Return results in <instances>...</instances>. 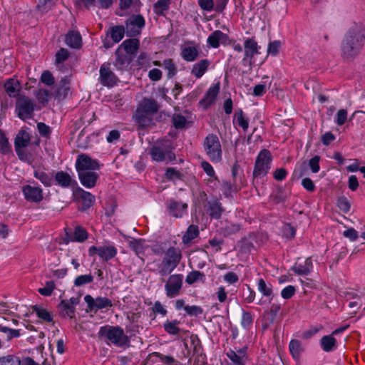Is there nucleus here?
Masks as SVG:
<instances>
[{"mask_svg": "<svg viewBox=\"0 0 365 365\" xmlns=\"http://www.w3.org/2000/svg\"><path fill=\"white\" fill-rule=\"evenodd\" d=\"M163 65L168 71V78H173L177 73V67L173 63V59L171 58H167L165 59L163 62Z\"/></svg>", "mask_w": 365, "mask_h": 365, "instance_id": "nucleus-48", "label": "nucleus"}, {"mask_svg": "<svg viewBox=\"0 0 365 365\" xmlns=\"http://www.w3.org/2000/svg\"><path fill=\"white\" fill-rule=\"evenodd\" d=\"M183 276L182 274H172L169 277L165 289L169 298L178 296L182 287Z\"/></svg>", "mask_w": 365, "mask_h": 365, "instance_id": "nucleus-8", "label": "nucleus"}, {"mask_svg": "<svg viewBox=\"0 0 365 365\" xmlns=\"http://www.w3.org/2000/svg\"><path fill=\"white\" fill-rule=\"evenodd\" d=\"M76 168L78 173H80L97 170L99 168V165L96 160H92L88 155L81 154L78 156Z\"/></svg>", "mask_w": 365, "mask_h": 365, "instance_id": "nucleus-10", "label": "nucleus"}, {"mask_svg": "<svg viewBox=\"0 0 365 365\" xmlns=\"http://www.w3.org/2000/svg\"><path fill=\"white\" fill-rule=\"evenodd\" d=\"M365 41V30L359 25L351 26L341 42V56L346 61H351L359 53Z\"/></svg>", "mask_w": 365, "mask_h": 365, "instance_id": "nucleus-1", "label": "nucleus"}, {"mask_svg": "<svg viewBox=\"0 0 365 365\" xmlns=\"http://www.w3.org/2000/svg\"><path fill=\"white\" fill-rule=\"evenodd\" d=\"M19 336V330L10 329L6 327H0V349L5 341L8 342Z\"/></svg>", "mask_w": 365, "mask_h": 365, "instance_id": "nucleus-23", "label": "nucleus"}, {"mask_svg": "<svg viewBox=\"0 0 365 365\" xmlns=\"http://www.w3.org/2000/svg\"><path fill=\"white\" fill-rule=\"evenodd\" d=\"M4 90L9 96L14 98L19 96L21 91V85L19 81L15 78L8 79L4 85Z\"/></svg>", "mask_w": 365, "mask_h": 365, "instance_id": "nucleus-25", "label": "nucleus"}, {"mask_svg": "<svg viewBox=\"0 0 365 365\" xmlns=\"http://www.w3.org/2000/svg\"><path fill=\"white\" fill-rule=\"evenodd\" d=\"M272 161L270 152L267 150H262L255 161L253 171L254 178H262L265 176L270 169Z\"/></svg>", "mask_w": 365, "mask_h": 365, "instance_id": "nucleus-4", "label": "nucleus"}, {"mask_svg": "<svg viewBox=\"0 0 365 365\" xmlns=\"http://www.w3.org/2000/svg\"><path fill=\"white\" fill-rule=\"evenodd\" d=\"M34 177L46 187H50L53 184V180L51 174L46 173L42 170H36L34 172Z\"/></svg>", "mask_w": 365, "mask_h": 365, "instance_id": "nucleus-40", "label": "nucleus"}, {"mask_svg": "<svg viewBox=\"0 0 365 365\" xmlns=\"http://www.w3.org/2000/svg\"><path fill=\"white\" fill-rule=\"evenodd\" d=\"M117 255V249L113 246H100L99 257L105 261L113 259Z\"/></svg>", "mask_w": 365, "mask_h": 365, "instance_id": "nucleus-34", "label": "nucleus"}, {"mask_svg": "<svg viewBox=\"0 0 365 365\" xmlns=\"http://www.w3.org/2000/svg\"><path fill=\"white\" fill-rule=\"evenodd\" d=\"M125 33L126 34L125 26H115L110 29V37L115 43H118L123 38Z\"/></svg>", "mask_w": 365, "mask_h": 365, "instance_id": "nucleus-39", "label": "nucleus"}, {"mask_svg": "<svg viewBox=\"0 0 365 365\" xmlns=\"http://www.w3.org/2000/svg\"><path fill=\"white\" fill-rule=\"evenodd\" d=\"M55 180L58 185L63 187H69L73 181L71 175L64 171L57 172L55 175Z\"/></svg>", "mask_w": 365, "mask_h": 365, "instance_id": "nucleus-35", "label": "nucleus"}, {"mask_svg": "<svg viewBox=\"0 0 365 365\" xmlns=\"http://www.w3.org/2000/svg\"><path fill=\"white\" fill-rule=\"evenodd\" d=\"M224 209L222 204L217 200L209 201L207 212L212 218H220Z\"/></svg>", "mask_w": 365, "mask_h": 365, "instance_id": "nucleus-31", "label": "nucleus"}, {"mask_svg": "<svg viewBox=\"0 0 365 365\" xmlns=\"http://www.w3.org/2000/svg\"><path fill=\"white\" fill-rule=\"evenodd\" d=\"M176 267L173 265L168 264V262H165L162 260L161 263L158 266L159 274L162 277H165L170 274Z\"/></svg>", "mask_w": 365, "mask_h": 365, "instance_id": "nucleus-52", "label": "nucleus"}, {"mask_svg": "<svg viewBox=\"0 0 365 365\" xmlns=\"http://www.w3.org/2000/svg\"><path fill=\"white\" fill-rule=\"evenodd\" d=\"M68 56L69 52L65 48H61L56 54V63H63L68 58Z\"/></svg>", "mask_w": 365, "mask_h": 365, "instance_id": "nucleus-63", "label": "nucleus"}, {"mask_svg": "<svg viewBox=\"0 0 365 365\" xmlns=\"http://www.w3.org/2000/svg\"><path fill=\"white\" fill-rule=\"evenodd\" d=\"M258 289L265 297H270L272 294L271 284H267L263 279H259L258 281Z\"/></svg>", "mask_w": 365, "mask_h": 365, "instance_id": "nucleus-49", "label": "nucleus"}, {"mask_svg": "<svg viewBox=\"0 0 365 365\" xmlns=\"http://www.w3.org/2000/svg\"><path fill=\"white\" fill-rule=\"evenodd\" d=\"M81 183L87 188L93 187L98 178V174L94 170L78 173Z\"/></svg>", "mask_w": 365, "mask_h": 365, "instance_id": "nucleus-13", "label": "nucleus"}, {"mask_svg": "<svg viewBox=\"0 0 365 365\" xmlns=\"http://www.w3.org/2000/svg\"><path fill=\"white\" fill-rule=\"evenodd\" d=\"M170 0H158L154 4V11L158 15H163L164 11L169 9Z\"/></svg>", "mask_w": 365, "mask_h": 365, "instance_id": "nucleus-45", "label": "nucleus"}, {"mask_svg": "<svg viewBox=\"0 0 365 365\" xmlns=\"http://www.w3.org/2000/svg\"><path fill=\"white\" fill-rule=\"evenodd\" d=\"M253 318L250 312H243L242 317V326L244 328H248L252 323Z\"/></svg>", "mask_w": 365, "mask_h": 365, "instance_id": "nucleus-64", "label": "nucleus"}, {"mask_svg": "<svg viewBox=\"0 0 365 365\" xmlns=\"http://www.w3.org/2000/svg\"><path fill=\"white\" fill-rule=\"evenodd\" d=\"M240 230V226L235 224H228L222 228V232L225 237L230 236L237 232Z\"/></svg>", "mask_w": 365, "mask_h": 365, "instance_id": "nucleus-58", "label": "nucleus"}, {"mask_svg": "<svg viewBox=\"0 0 365 365\" xmlns=\"http://www.w3.org/2000/svg\"><path fill=\"white\" fill-rule=\"evenodd\" d=\"M153 115L149 113L140 112L137 109L133 118L135 121L142 128L150 126L153 124Z\"/></svg>", "mask_w": 365, "mask_h": 365, "instance_id": "nucleus-22", "label": "nucleus"}, {"mask_svg": "<svg viewBox=\"0 0 365 365\" xmlns=\"http://www.w3.org/2000/svg\"><path fill=\"white\" fill-rule=\"evenodd\" d=\"M150 154L152 159L155 161H164L165 160L171 161L175 158V154L172 153L169 145L159 143L151 148Z\"/></svg>", "mask_w": 365, "mask_h": 365, "instance_id": "nucleus-6", "label": "nucleus"}, {"mask_svg": "<svg viewBox=\"0 0 365 365\" xmlns=\"http://www.w3.org/2000/svg\"><path fill=\"white\" fill-rule=\"evenodd\" d=\"M245 58L252 59L256 54H259L260 46H258L257 41L254 38H247L244 43Z\"/></svg>", "mask_w": 365, "mask_h": 365, "instance_id": "nucleus-18", "label": "nucleus"}, {"mask_svg": "<svg viewBox=\"0 0 365 365\" xmlns=\"http://www.w3.org/2000/svg\"><path fill=\"white\" fill-rule=\"evenodd\" d=\"M234 120H236L237 125L246 131L249 126L248 120L244 116L242 110L239 109L235 113Z\"/></svg>", "mask_w": 365, "mask_h": 365, "instance_id": "nucleus-43", "label": "nucleus"}, {"mask_svg": "<svg viewBox=\"0 0 365 365\" xmlns=\"http://www.w3.org/2000/svg\"><path fill=\"white\" fill-rule=\"evenodd\" d=\"M100 81L103 85L108 86H112L115 83L114 73L104 65L100 69Z\"/></svg>", "mask_w": 365, "mask_h": 365, "instance_id": "nucleus-24", "label": "nucleus"}, {"mask_svg": "<svg viewBox=\"0 0 365 365\" xmlns=\"http://www.w3.org/2000/svg\"><path fill=\"white\" fill-rule=\"evenodd\" d=\"M184 309L185 310L186 313L190 316H194L197 317L198 315H200L202 314L203 310L199 306H185L184 307Z\"/></svg>", "mask_w": 365, "mask_h": 365, "instance_id": "nucleus-60", "label": "nucleus"}, {"mask_svg": "<svg viewBox=\"0 0 365 365\" xmlns=\"http://www.w3.org/2000/svg\"><path fill=\"white\" fill-rule=\"evenodd\" d=\"M336 205L339 210L344 213H347L350 210L351 203L344 196L339 197L337 199Z\"/></svg>", "mask_w": 365, "mask_h": 365, "instance_id": "nucleus-54", "label": "nucleus"}, {"mask_svg": "<svg viewBox=\"0 0 365 365\" xmlns=\"http://www.w3.org/2000/svg\"><path fill=\"white\" fill-rule=\"evenodd\" d=\"M66 243H68L69 242H83L88 238L87 231L80 225L75 227L72 234H69L68 232H66Z\"/></svg>", "mask_w": 365, "mask_h": 365, "instance_id": "nucleus-14", "label": "nucleus"}, {"mask_svg": "<svg viewBox=\"0 0 365 365\" xmlns=\"http://www.w3.org/2000/svg\"><path fill=\"white\" fill-rule=\"evenodd\" d=\"M237 190V185L235 183H232L228 181H223L222 182V190L223 192V194L226 197H229L232 192Z\"/></svg>", "mask_w": 365, "mask_h": 365, "instance_id": "nucleus-56", "label": "nucleus"}, {"mask_svg": "<svg viewBox=\"0 0 365 365\" xmlns=\"http://www.w3.org/2000/svg\"><path fill=\"white\" fill-rule=\"evenodd\" d=\"M139 41L136 38H129L124 41L118 48H121L125 53L134 56L139 48Z\"/></svg>", "mask_w": 365, "mask_h": 365, "instance_id": "nucleus-28", "label": "nucleus"}, {"mask_svg": "<svg viewBox=\"0 0 365 365\" xmlns=\"http://www.w3.org/2000/svg\"><path fill=\"white\" fill-rule=\"evenodd\" d=\"M150 358L155 356L166 365H182L180 361L175 359L174 357L170 355H163L159 352H153L149 355Z\"/></svg>", "mask_w": 365, "mask_h": 365, "instance_id": "nucleus-42", "label": "nucleus"}, {"mask_svg": "<svg viewBox=\"0 0 365 365\" xmlns=\"http://www.w3.org/2000/svg\"><path fill=\"white\" fill-rule=\"evenodd\" d=\"M187 208V205L186 203L174 200H170L168 205L169 214L176 218L182 217Z\"/></svg>", "mask_w": 365, "mask_h": 365, "instance_id": "nucleus-15", "label": "nucleus"}, {"mask_svg": "<svg viewBox=\"0 0 365 365\" xmlns=\"http://www.w3.org/2000/svg\"><path fill=\"white\" fill-rule=\"evenodd\" d=\"M34 106L35 103L30 98L25 96H19L16 103V110L18 116L22 120L31 118Z\"/></svg>", "mask_w": 365, "mask_h": 365, "instance_id": "nucleus-5", "label": "nucleus"}, {"mask_svg": "<svg viewBox=\"0 0 365 365\" xmlns=\"http://www.w3.org/2000/svg\"><path fill=\"white\" fill-rule=\"evenodd\" d=\"M51 96L50 92L46 89H39L36 93V98L41 103H47Z\"/></svg>", "mask_w": 365, "mask_h": 365, "instance_id": "nucleus-61", "label": "nucleus"}, {"mask_svg": "<svg viewBox=\"0 0 365 365\" xmlns=\"http://www.w3.org/2000/svg\"><path fill=\"white\" fill-rule=\"evenodd\" d=\"M32 310L35 312L37 317L46 322H51L53 321L52 314L44 308L38 305L32 307Z\"/></svg>", "mask_w": 365, "mask_h": 365, "instance_id": "nucleus-38", "label": "nucleus"}, {"mask_svg": "<svg viewBox=\"0 0 365 365\" xmlns=\"http://www.w3.org/2000/svg\"><path fill=\"white\" fill-rule=\"evenodd\" d=\"M57 308L61 317H68L70 319L75 317L76 308L72 305H69L64 299L61 301Z\"/></svg>", "mask_w": 365, "mask_h": 365, "instance_id": "nucleus-29", "label": "nucleus"}, {"mask_svg": "<svg viewBox=\"0 0 365 365\" xmlns=\"http://www.w3.org/2000/svg\"><path fill=\"white\" fill-rule=\"evenodd\" d=\"M181 56L187 61H194L199 56V51L195 46H185L182 49Z\"/></svg>", "mask_w": 365, "mask_h": 365, "instance_id": "nucleus-32", "label": "nucleus"}, {"mask_svg": "<svg viewBox=\"0 0 365 365\" xmlns=\"http://www.w3.org/2000/svg\"><path fill=\"white\" fill-rule=\"evenodd\" d=\"M291 354L294 359H299L304 351L301 342L297 339H292L289 345Z\"/></svg>", "mask_w": 365, "mask_h": 365, "instance_id": "nucleus-41", "label": "nucleus"}, {"mask_svg": "<svg viewBox=\"0 0 365 365\" xmlns=\"http://www.w3.org/2000/svg\"><path fill=\"white\" fill-rule=\"evenodd\" d=\"M26 200L31 202H39L43 200V190L36 186L26 185L22 187Z\"/></svg>", "mask_w": 365, "mask_h": 365, "instance_id": "nucleus-11", "label": "nucleus"}, {"mask_svg": "<svg viewBox=\"0 0 365 365\" xmlns=\"http://www.w3.org/2000/svg\"><path fill=\"white\" fill-rule=\"evenodd\" d=\"M313 269V264L310 257L306 259L304 263H296L292 268V271L298 275H307Z\"/></svg>", "mask_w": 365, "mask_h": 365, "instance_id": "nucleus-30", "label": "nucleus"}, {"mask_svg": "<svg viewBox=\"0 0 365 365\" xmlns=\"http://www.w3.org/2000/svg\"><path fill=\"white\" fill-rule=\"evenodd\" d=\"M54 289V282L53 281H49L46 283V286L44 287L38 289V292L43 296H51Z\"/></svg>", "mask_w": 365, "mask_h": 365, "instance_id": "nucleus-59", "label": "nucleus"}, {"mask_svg": "<svg viewBox=\"0 0 365 365\" xmlns=\"http://www.w3.org/2000/svg\"><path fill=\"white\" fill-rule=\"evenodd\" d=\"M179 322L173 320L172 322L167 321L163 327L166 332L170 334H178L180 332V328L178 327Z\"/></svg>", "mask_w": 365, "mask_h": 365, "instance_id": "nucleus-50", "label": "nucleus"}, {"mask_svg": "<svg viewBox=\"0 0 365 365\" xmlns=\"http://www.w3.org/2000/svg\"><path fill=\"white\" fill-rule=\"evenodd\" d=\"M172 120L174 127L177 129L184 128L187 123L186 118L180 114L173 115Z\"/></svg>", "mask_w": 365, "mask_h": 365, "instance_id": "nucleus-55", "label": "nucleus"}, {"mask_svg": "<svg viewBox=\"0 0 365 365\" xmlns=\"http://www.w3.org/2000/svg\"><path fill=\"white\" fill-rule=\"evenodd\" d=\"M199 235L198 226L191 225L188 227L187 231L182 237V242L185 245L189 244L193 239Z\"/></svg>", "mask_w": 365, "mask_h": 365, "instance_id": "nucleus-37", "label": "nucleus"}, {"mask_svg": "<svg viewBox=\"0 0 365 365\" xmlns=\"http://www.w3.org/2000/svg\"><path fill=\"white\" fill-rule=\"evenodd\" d=\"M160 106L158 102L153 98H144L139 104L137 109L140 112L149 113L154 115L158 113Z\"/></svg>", "mask_w": 365, "mask_h": 365, "instance_id": "nucleus-17", "label": "nucleus"}, {"mask_svg": "<svg viewBox=\"0 0 365 365\" xmlns=\"http://www.w3.org/2000/svg\"><path fill=\"white\" fill-rule=\"evenodd\" d=\"M203 149L212 162L219 163L222 160V146L219 138L215 134L210 133L205 137Z\"/></svg>", "mask_w": 365, "mask_h": 365, "instance_id": "nucleus-3", "label": "nucleus"}, {"mask_svg": "<svg viewBox=\"0 0 365 365\" xmlns=\"http://www.w3.org/2000/svg\"><path fill=\"white\" fill-rule=\"evenodd\" d=\"M74 195L83 200V210L88 209L94 204L95 197L91 192L85 191L81 187L76 190Z\"/></svg>", "mask_w": 365, "mask_h": 365, "instance_id": "nucleus-20", "label": "nucleus"}, {"mask_svg": "<svg viewBox=\"0 0 365 365\" xmlns=\"http://www.w3.org/2000/svg\"><path fill=\"white\" fill-rule=\"evenodd\" d=\"M0 365H21L19 356L14 354H9L0 357Z\"/></svg>", "mask_w": 365, "mask_h": 365, "instance_id": "nucleus-47", "label": "nucleus"}, {"mask_svg": "<svg viewBox=\"0 0 365 365\" xmlns=\"http://www.w3.org/2000/svg\"><path fill=\"white\" fill-rule=\"evenodd\" d=\"M143 240L133 239L129 242V247L137 254H140L143 251Z\"/></svg>", "mask_w": 365, "mask_h": 365, "instance_id": "nucleus-57", "label": "nucleus"}, {"mask_svg": "<svg viewBox=\"0 0 365 365\" xmlns=\"http://www.w3.org/2000/svg\"><path fill=\"white\" fill-rule=\"evenodd\" d=\"M182 259V253L181 251L175 248L174 247H171L167 250V251L165 253V257L163 258V260L165 262H168V264H170L173 265L174 267H177V266L179 264L180 260Z\"/></svg>", "mask_w": 365, "mask_h": 365, "instance_id": "nucleus-16", "label": "nucleus"}, {"mask_svg": "<svg viewBox=\"0 0 365 365\" xmlns=\"http://www.w3.org/2000/svg\"><path fill=\"white\" fill-rule=\"evenodd\" d=\"M320 344L324 351L329 352L336 347V340L332 334L324 336L320 340Z\"/></svg>", "mask_w": 365, "mask_h": 365, "instance_id": "nucleus-36", "label": "nucleus"}, {"mask_svg": "<svg viewBox=\"0 0 365 365\" xmlns=\"http://www.w3.org/2000/svg\"><path fill=\"white\" fill-rule=\"evenodd\" d=\"M93 281V276L91 274L79 275L74 280V285L81 287Z\"/></svg>", "mask_w": 365, "mask_h": 365, "instance_id": "nucleus-51", "label": "nucleus"}, {"mask_svg": "<svg viewBox=\"0 0 365 365\" xmlns=\"http://www.w3.org/2000/svg\"><path fill=\"white\" fill-rule=\"evenodd\" d=\"M145 26V19L142 15H133L125 21L126 35L130 37L138 36Z\"/></svg>", "mask_w": 365, "mask_h": 365, "instance_id": "nucleus-7", "label": "nucleus"}, {"mask_svg": "<svg viewBox=\"0 0 365 365\" xmlns=\"http://www.w3.org/2000/svg\"><path fill=\"white\" fill-rule=\"evenodd\" d=\"M211 62L208 59H202L192 66L191 73L197 78H201L207 71Z\"/></svg>", "mask_w": 365, "mask_h": 365, "instance_id": "nucleus-27", "label": "nucleus"}, {"mask_svg": "<svg viewBox=\"0 0 365 365\" xmlns=\"http://www.w3.org/2000/svg\"><path fill=\"white\" fill-rule=\"evenodd\" d=\"M90 311H97L103 308H108L113 306L112 301L107 297H98L94 299L92 296L87 294L84 297Z\"/></svg>", "mask_w": 365, "mask_h": 365, "instance_id": "nucleus-9", "label": "nucleus"}, {"mask_svg": "<svg viewBox=\"0 0 365 365\" xmlns=\"http://www.w3.org/2000/svg\"><path fill=\"white\" fill-rule=\"evenodd\" d=\"M228 38L229 37L226 34L220 30H216L209 36L207 43L212 48H218L220 43H225Z\"/></svg>", "mask_w": 365, "mask_h": 365, "instance_id": "nucleus-19", "label": "nucleus"}, {"mask_svg": "<svg viewBox=\"0 0 365 365\" xmlns=\"http://www.w3.org/2000/svg\"><path fill=\"white\" fill-rule=\"evenodd\" d=\"M41 81L47 86H51L55 82L52 73L48 71H45L43 72L41 76Z\"/></svg>", "mask_w": 365, "mask_h": 365, "instance_id": "nucleus-62", "label": "nucleus"}, {"mask_svg": "<svg viewBox=\"0 0 365 365\" xmlns=\"http://www.w3.org/2000/svg\"><path fill=\"white\" fill-rule=\"evenodd\" d=\"M99 335L104 337L108 343L117 347H123L128 345L130 341L124 330L119 326H104L101 327Z\"/></svg>", "mask_w": 365, "mask_h": 365, "instance_id": "nucleus-2", "label": "nucleus"}, {"mask_svg": "<svg viewBox=\"0 0 365 365\" xmlns=\"http://www.w3.org/2000/svg\"><path fill=\"white\" fill-rule=\"evenodd\" d=\"M134 56L129 53H125L121 48H118L115 51V61L114 65L118 70H127L132 62Z\"/></svg>", "mask_w": 365, "mask_h": 365, "instance_id": "nucleus-12", "label": "nucleus"}, {"mask_svg": "<svg viewBox=\"0 0 365 365\" xmlns=\"http://www.w3.org/2000/svg\"><path fill=\"white\" fill-rule=\"evenodd\" d=\"M31 140L29 133L24 130H21L16 136L14 141L15 148H26L29 145Z\"/></svg>", "mask_w": 365, "mask_h": 365, "instance_id": "nucleus-33", "label": "nucleus"}, {"mask_svg": "<svg viewBox=\"0 0 365 365\" xmlns=\"http://www.w3.org/2000/svg\"><path fill=\"white\" fill-rule=\"evenodd\" d=\"M69 84H70V79L68 77H65L61 79V81L60 82V86L58 88L57 91H56L57 95L59 97L65 98L67 96V94L70 90Z\"/></svg>", "mask_w": 365, "mask_h": 365, "instance_id": "nucleus-44", "label": "nucleus"}, {"mask_svg": "<svg viewBox=\"0 0 365 365\" xmlns=\"http://www.w3.org/2000/svg\"><path fill=\"white\" fill-rule=\"evenodd\" d=\"M220 91V83H217L211 86L205 95V97L200 101V104L207 106L214 103Z\"/></svg>", "mask_w": 365, "mask_h": 365, "instance_id": "nucleus-26", "label": "nucleus"}, {"mask_svg": "<svg viewBox=\"0 0 365 365\" xmlns=\"http://www.w3.org/2000/svg\"><path fill=\"white\" fill-rule=\"evenodd\" d=\"M10 151V145L5 133L0 129V153L6 154Z\"/></svg>", "mask_w": 365, "mask_h": 365, "instance_id": "nucleus-53", "label": "nucleus"}, {"mask_svg": "<svg viewBox=\"0 0 365 365\" xmlns=\"http://www.w3.org/2000/svg\"><path fill=\"white\" fill-rule=\"evenodd\" d=\"M66 43L73 48H80L82 46L81 35L78 31H69L65 37Z\"/></svg>", "mask_w": 365, "mask_h": 365, "instance_id": "nucleus-21", "label": "nucleus"}, {"mask_svg": "<svg viewBox=\"0 0 365 365\" xmlns=\"http://www.w3.org/2000/svg\"><path fill=\"white\" fill-rule=\"evenodd\" d=\"M197 281H205V274L200 271L190 272L185 279V282L188 284H192Z\"/></svg>", "mask_w": 365, "mask_h": 365, "instance_id": "nucleus-46", "label": "nucleus"}]
</instances>
